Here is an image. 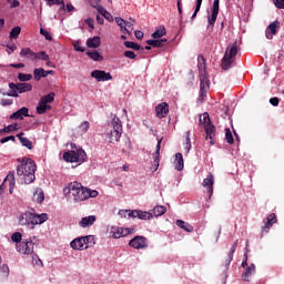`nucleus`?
I'll list each match as a JSON object with an SVG mask.
<instances>
[{
  "instance_id": "f257e3e1",
  "label": "nucleus",
  "mask_w": 284,
  "mask_h": 284,
  "mask_svg": "<svg viewBox=\"0 0 284 284\" xmlns=\"http://www.w3.org/2000/svg\"><path fill=\"white\" fill-rule=\"evenodd\" d=\"M63 194L68 203H83L89 199H97L99 191L92 190L79 182H70L63 187Z\"/></svg>"
},
{
  "instance_id": "f03ea898",
  "label": "nucleus",
  "mask_w": 284,
  "mask_h": 284,
  "mask_svg": "<svg viewBox=\"0 0 284 284\" xmlns=\"http://www.w3.org/2000/svg\"><path fill=\"white\" fill-rule=\"evenodd\" d=\"M19 165L17 168V175L20 181L26 185H30V183H34L37 176L34 172H37V163L32 161V159L24 158L19 160Z\"/></svg>"
},
{
  "instance_id": "7ed1b4c3",
  "label": "nucleus",
  "mask_w": 284,
  "mask_h": 284,
  "mask_svg": "<svg viewBox=\"0 0 284 284\" xmlns=\"http://www.w3.org/2000/svg\"><path fill=\"white\" fill-rule=\"evenodd\" d=\"M111 122L108 125L106 136L110 143H118L121 140V134H123V124L121 119L116 114H111Z\"/></svg>"
},
{
  "instance_id": "20e7f679",
  "label": "nucleus",
  "mask_w": 284,
  "mask_h": 284,
  "mask_svg": "<svg viewBox=\"0 0 284 284\" xmlns=\"http://www.w3.org/2000/svg\"><path fill=\"white\" fill-rule=\"evenodd\" d=\"M197 70L200 77V97H203L210 90V79H207V69L203 55L197 57Z\"/></svg>"
},
{
  "instance_id": "39448f33",
  "label": "nucleus",
  "mask_w": 284,
  "mask_h": 284,
  "mask_svg": "<svg viewBox=\"0 0 284 284\" xmlns=\"http://www.w3.org/2000/svg\"><path fill=\"white\" fill-rule=\"evenodd\" d=\"M45 221H48V214L45 213L37 214L30 211L24 212L19 217L20 225H43Z\"/></svg>"
},
{
  "instance_id": "423d86ee",
  "label": "nucleus",
  "mask_w": 284,
  "mask_h": 284,
  "mask_svg": "<svg viewBox=\"0 0 284 284\" xmlns=\"http://www.w3.org/2000/svg\"><path fill=\"white\" fill-rule=\"evenodd\" d=\"M37 245H39V239L37 236H32L16 245V250L19 254L30 255L34 254V247H37Z\"/></svg>"
},
{
  "instance_id": "0eeeda50",
  "label": "nucleus",
  "mask_w": 284,
  "mask_h": 284,
  "mask_svg": "<svg viewBox=\"0 0 284 284\" xmlns=\"http://www.w3.org/2000/svg\"><path fill=\"white\" fill-rule=\"evenodd\" d=\"M85 159H88V154L83 149L63 153V160L67 161V163H78V165H81L82 163H85Z\"/></svg>"
},
{
  "instance_id": "6e6552de",
  "label": "nucleus",
  "mask_w": 284,
  "mask_h": 284,
  "mask_svg": "<svg viewBox=\"0 0 284 284\" xmlns=\"http://www.w3.org/2000/svg\"><path fill=\"white\" fill-rule=\"evenodd\" d=\"M239 54V47H236V42L231 47H227L222 59V70H230L232 68V63H234V58Z\"/></svg>"
},
{
  "instance_id": "1a4fd4ad",
  "label": "nucleus",
  "mask_w": 284,
  "mask_h": 284,
  "mask_svg": "<svg viewBox=\"0 0 284 284\" xmlns=\"http://www.w3.org/2000/svg\"><path fill=\"white\" fill-rule=\"evenodd\" d=\"M93 241H94L93 235H85L82 237H77L71 241L70 247L72 250H78L79 252H81L83 250H88V243H92Z\"/></svg>"
},
{
  "instance_id": "9d476101",
  "label": "nucleus",
  "mask_w": 284,
  "mask_h": 284,
  "mask_svg": "<svg viewBox=\"0 0 284 284\" xmlns=\"http://www.w3.org/2000/svg\"><path fill=\"white\" fill-rule=\"evenodd\" d=\"M9 88L11 90V94L9 97H19V94H23V92H32V84L28 82L20 83H9Z\"/></svg>"
},
{
  "instance_id": "9b49d317",
  "label": "nucleus",
  "mask_w": 284,
  "mask_h": 284,
  "mask_svg": "<svg viewBox=\"0 0 284 284\" xmlns=\"http://www.w3.org/2000/svg\"><path fill=\"white\" fill-rule=\"evenodd\" d=\"M54 101V93L51 92L48 95H44L40 99L39 104L37 106V112L39 114H45L48 112V110H51L52 106L50 105V103H52Z\"/></svg>"
},
{
  "instance_id": "f8f14e48",
  "label": "nucleus",
  "mask_w": 284,
  "mask_h": 284,
  "mask_svg": "<svg viewBox=\"0 0 284 284\" xmlns=\"http://www.w3.org/2000/svg\"><path fill=\"white\" fill-rule=\"evenodd\" d=\"M9 182V194H14V185H17V181L14 180V172H10L3 182L0 185V196H3V190H6V183Z\"/></svg>"
},
{
  "instance_id": "ddd939ff",
  "label": "nucleus",
  "mask_w": 284,
  "mask_h": 284,
  "mask_svg": "<svg viewBox=\"0 0 284 284\" xmlns=\"http://www.w3.org/2000/svg\"><path fill=\"white\" fill-rule=\"evenodd\" d=\"M129 245L134 250H145V247H148V240L138 235L129 242Z\"/></svg>"
},
{
  "instance_id": "4468645a",
  "label": "nucleus",
  "mask_w": 284,
  "mask_h": 284,
  "mask_svg": "<svg viewBox=\"0 0 284 284\" xmlns=\"http://www.w3.org/2000/svg\"><path fill=\"white\" fill-rule=\"evenodd\" d=\"M91 77L92 79H95V81H98L99 83L103 81H112V74L102 70L92 71Z\"/></svg>"
},
{
  "instance_id": "2eb2a0df",
  "label": "nucleus",
  "mask_w": 284,
  "mask_h": 284,
  "mask_svg": "<svg viewBox=\"0 0 284 284\" xmlns=\"http://www.w3.org/2000/svg\"><path fill=\"white\" fill-rule=\"evenodd\" d=\"M131 219H140V221H152L153 215L148 211L132 210Z\"/></svg>"
},
{
  "instance_id": "dca6fc26",
  "label": "nucleus",
  "mask_w": 284,
  "mask_h": 284,
  "mask_svg": "<svg viewBox=\"0 0 284 284\" xmlns=\"http://www.w3.org/2000/svg\"><path fill=\"white\" fill-rule=\"evenodd\" d=\"M219 0L213 1L212 13L207 17L209 28H214V24L216 23L219 17Z\"/></svg>"
},
{
  "instance_id": "f3484780",
  "label": "nucleus",
  "mask_w": 284,
  "mask_h": 284,
  "mask_svg": "<svg viewBox=\"0 0 284 284\" xmlns=\"http://www.w3.org/2000/svg\"><path fill=\"white\" fill-rule=\"evenodd\" d=\"M281 28V23L278 21L272 22L265 30L266 39H274V34L278 32V29Z\"/></svg>"
},
{
  "instance_id": "a211bd4d",
  "label": "nucleus",
  "mask_w": 284,
  "mask_h": 284,
  "mask_svg": "<svg viewBox=\"0 0 284 284\" xmlns=\"http://www.w3.org/2000/svg\"><path fill=\"white\" fill-rule=\"evenodd\" d=\"M110 234L113 239H123V236H128L130 232L123 227L112 226Z\"/></svg>"
},
{
  "instance_id": "6ab92c4d",
  "label": "nucleus",
  "mask_w": 284,
  "mask_h": 284,
  "mask_svg": "<svg viewBox=\"0 0 284 284\" xmlns=\"http://www.w3.org/2000/svg\"><path fill=\"white\" fill-rule=\"evenodd\" d=\"M202 185L207 189L210 196H212L214 194V175L209 173L206 179L203 180Z\"/></svg>"
},
{
  "instance_id": "aec40b11",
  "label": "nucleus",
  "mask_w": 284,
  "mask_h": 284,
  "mask_svg": "<svg viewBox=\"0 0 284 284\" xmlns=\"http://www.w3.org/2000/svg\"><path fill=\"white\" fill-rule=\"evenodd\" d=\"M97 223L95 215L84 216L79 221V226L85 230V227H92Z\"/></svg>"
},
{
  "instance_id": "412c9836",
  "label": "nucleus",
  "mask_w": 284,
  "mask_h": 284,
  "mask_svg": "<svg viewBox=\"0 0 284 284\" xmlns=\"http://www.w3.org/2000/svg\"><path fill=\"white\" fill-rule=\"evenodd\" d=\"M48 74H54L53 70L45 71L43 68H38L33 70V77L36 81H41V79H45Z\"/></svg>"
},
{
  "instance_id": "4be33fe9",
  "label": "nucleus",
  "mask_w": 284,
  "mask_h": 284,
  "mask_svg": "<svg viewBox=\"0 0 284 284\" xmlns=\"http://www.w3.org/2000/svg\"><path fill=\"white\" fill-rule=\"evenodd\" d=\"M155 112L159 119H164V116L168 115V112H170V105H168L166 102H162L155 108Z\"/></svg>"
},
{
  "instance_id": "5701e85b",
  "label": "nucleus",
  "mask_w": 284,
  "mask_h": 284,
  "mask_svg": "<svg viewBox=\"0 0 284 284\" xmlns=\"http://www.w3.org/2000/svg\"><path fill=\"white\" fill-rule=\"evenodd\" d=\"M174 166H175V170H178V172H183V168H185V163L183 161L182 153L175 154Z\"/></svg>"
},
{
  "instance_id": "b1692460",
  "label": "nucleus",
  "mask_w": 284,
  "mask_h": 284,
  "mask_svg": "<svg viewBox=\"0 0 284 284\" xmlns=\"http://www.w3.org/2000/svg\"><path fill=\"white\" fill-rule=\"evenodd\" d=\"M26 133L20 132L17 134V139H19L21 145H23V148H27L28 150H32V141H30V139L24 138Z\"/></svg>"
},
{
  "instance_id": "393cba45",
  "label": "nucleus",
  "mask_w": 284,
  "mask_h": 284,
  "mask_svg": "<svg viewBox=\"0 0 284 284\" xmlns=\"http://www.w3.org/2000/svg\"><path fill=\"white\" fill-rule=\"evenodd\" d=\"M32 201H34V203H43V201H45V194L42 189H36Z\"/></svg>"
},
{
  "instance_id": "a878e982",
  "label": "nucleus",
  "mask_w": 284,
  "mask_h": 284,
  "mask_svg": "<svg viewBox=\"0 0 284 284\" xmlns=\"http://www.w3.org/2000/svg\"><path fill=\"white\" fill-rule=\"evenodd\" d=\"M94 8L99 12V14H101V17L106 19V21H113L112 14L108 12V10H105V8H103L101 4H97L94 6Z\"/></svg>"
},
{
  "instance_id": "bb28decb",
  "label": "nucleus",
  "mask_w": 284,
  "mask_h": 284,
  "mask_svg": "<svg viewBox=\"0 0 284 284\" xmlns=\"http://www.w3.org/2000/svg\"><path fill=\"white\" fill-rule=\"evenodd\" d=\"M28 108L26 106H22L20 110L13 112L11 115H10V119L12 120H16V119H23V116H28Z\"/></svg>"
},
{
  "instance_id": "cd10ccee",
  "label": "nucleus",
  "mask_w": 284,
  "mask_h": 284,
  "mask_svg": "<svg viewBox=\"0 0 284 284\" xmlns=\"http://www.w3.org/2000/svg\"><path fill=\"white\" fill-rule=\"evenodd\" d=\"M20 57H27L30 61H37V53L30 50V48H24L20 51Z\"/></svg>"
},
{
  "instance_id": "c85d7f7f",
  "label": "nucleus",
  "mask_w": 284,
  "mask_h": 284,
  "mask_svg": "<svg viewBox=\"0 0 284 284\" xmlns=\"http://www.w3.org/2000/svg\"><path fill=\"white\" fill-rule=\"evenodd\" d=\"M87 45H88L89 48H93V49L99 48V47L101 45V37L95 36V37H93V38H89V39L87 40Z\"/></svg>"
},
{
  "instance_id": "c756f323",
  "label": "nucleus",
  "mask_w": 284,
  "mask_h": 284,
  "mask_svg": "<svg viewBox=\"0 0 284 284\" xmlns=\"http://www.w3.org/2000/svg\"><path fill=\"white\" fill-rule=\"evenodd\" d=\"M255 273H256V265L251 264L246 268L245 273H243L242 275L243 281L250 282V276H252V274H255Z\"/></svg>"
},
{
  "instance_id": "7c9ffc66",
  "label": "nucleus",
  "mask_w": 284,
  "mask_h": 284,
  "mask_svg": "<svg viewBox=\"0 0 284 284\" xmlns=\"http://www.w3.org/2000/svg\"><path fill=\"white\" fill-rule=\"evenodd\" d=\"M274 223H276V214L271 213L267 219H266V223L263 226V231H267L270 230V227H272L274 225Z\"/></svg>"
},
{
  "instance_id": "2f4dec72",
  "label": "nucleus",
  "mask_w": 284,
  "mask_h": 284,
  "mask_svg": "<svg viewBox=\"0 0 284 284\" xmlns=\"http://www.w3.org/2000/svg\"><path fill=\"white\" fill-rule=\"evenodd\" d=\"M175 223L178 227H181V230H184V232H193L194 230V227L190 223L183 220H178Z\"/></svg>"
},
{
  "instance_id": "473e14b6",
  "label": "nucleus",
  "mask_w": 284,
  "mask_h": 284,
  "mask_svg": "<svg viewBox=\"0 0 284 284\" xmlns=\"http://www.w3.org/2000/svg\"><path fill=\"white\" fill-rule=\"evenodd\" d=\"M166 33H168V31L165 30V27L160 26L155 29V32L152 33V38L153 39H161L162 37H165Z\"/></svg>"
},
{
  "instance_id": "72a5a7b5",
  "label": "nucleus",
  "mask_w": 284,
  "mask_h": 284,
  "mask_svg": "<svg viewBox=\"0 0 284 284\" xmlns=\"http://www.w3.org/2000/svg\"><path fill=\"white\" fill-rule=\"evenodd\" d=\"M165 212H168V209L163 205H156L153 210H152V215L153 216H163V214H165Z\"/></svg>"
},
{
  "instance_id": "f704fd0d",
  "label": "nucleus",
  "mask_w": 284,
  "mask_h": 284,
  "mask_svg": "<svg viewBox=\"0 0 284 284\" xmlns=\"http://www.w3.org/2000/svg\"><path fill=\"white\" fill-rule=\"evenodd\" d=\"M17 130H19V124L14 123V124H10L8 126H4L3 129L0 130V134H10V132H17Z\"/></svg>"
},
{
  "instance_id": "c9c22d12",
  "label": "nucleus",
  "mask_w": 284,
  "mask_h": 284,
  "mask_svg": "<svg viewBox=\"0 0 284 284\" xmlns=\"http://www.w3.org/2000/svg\"><path fill=\"white\" fill-rule=\"evenodd\" d=\"M204 128L206 132V140L210 139V141H212V139H214V131L216 130V128L212 124H206L204 125Z\"/></svg>"
},
{
  "instance_id": "e433bc0d",
  "label": "nucleus",
  "mask_w": 284,
  "mask_h": 284,
  "mask_svg": "<svg viewBox=\"0 0 284 284\" xmlns=\"http://www.w3.org/2000/svg\"><path fill=\"white\" fill-rule=\"evenodd\" d=\"M160 152H161V141L158 142L156 151L153 154L154 163H155V170H159V162H160Z\"/></svg>"
},
{
  "instance_id": "4c0bfd02",
  "label": "nucleus",
  "mask_w": 284,
  "mask_h": 284,
  "mask_svg": "<svg viewBox=\"0 0 284 284\" xmlns=\"http://www.w3.org/2000/svg\"><path fill=\"white\" fill-rule=\"evenodd\" d=\"M87 54L92 59V61H103V55L98 51H88Z\"/></svg>"
},
{
  "instance_id": "58836bf2",
  "label": "nucleus",
  "mask_w": 284,
  "mask_h": 284,
  "mask_svg": "<svg viewBox=\"0 0 284 284\" xmlns=\"http://www.w3.org/2000/svg\"><path fill=\"white\" fill-rule=\"evenodd\" d=\"M23 239V235L21 232H16L11 235L12 243H16V245H20L21 241Z\"/></svg>"
},
{
  "instance_id": "ea45409f",
  "label": "nucleus",
  "mask_w": 284,
  "mask_h": 284,
  "mask_svg": "<svg viewBox=\"0 0 284 284\" xmlns=\"http://www.w3.org/2000/svg\"><path fill=\"white\" fill-rule=\"evenodd\" d=\"M78 130H79L80 134H85V132H88L90 130V122H88V121L82 122L78 126Z\"/></svg>"
},
{
  "instance_id": "a19ab883",
  "label": "nucleus",
  "mask_w": 284,
  "mask_h": 284,
  "mask_svg": "<svg viewBox=\"0 0 284 284\" xmlns=\"http://www.w3.org/2000/svg\"><path fill=\"white\" fill-rule=\"evenodd\" d=\"M19 34H21V27H14L10 32V39H19Z\"/></svg>"
},
{
  "instance_id": "79ce46f5",
  "label": "nucleus",
  "mask_w": 284,
  "mask_h": 284,
  "mask_svg": "<svg viewBox=\"0 0 284 284\" xmlns=\"http://www.w3.org/2000/svg\"><path fill=\"white\" fill-rule=\"evenodd\" d=\"M18 79L21 81V83H26V81H32V74L19 73Z\"/></svg>"
},
{
  "instance_id": "37998d69",
  "label": "nucleus",
  "mask_w": 284,
  "mask_h": 284,
  "mask_svg": "<svg viewBox=\"0 0 284 284\" xmlns=\"http://www.w3.org/2000/svg\"><path fill=\"white\" fill-rule=\"evenodd\" d=\"M202 3H203V0H196L195 10L191 17L192 21H194V19H196V14H199Z\"/></svg>"
},
{
  "instance_id": "c03bdc74",
  "label": "nucleus",
  "mask_w": 284,
  "mask_h": 284,
  "mask_svg": "<svg viewBox=\"0 0 284 284\" xmlns=\"http://www.w3.org/2000/svg\"><path fill=\"white\" fill-rule=\"evenodd\" d=\"M128 21L123 20L122 18H115V23L119 26L121 32H125V24Z\"/></svg>"
},
{
  "instance_id": "a18cd8bd",
  "label": "nucleus",
  "mask_w": 284,
  "mask_h": 284,
  "mask_svg": "<svg viewBox=\"0 0 284 284\" xmlns=\"http://www.w3.org/2000/svg\"><path fill=\"white\" fill-rule=\"evenodd\" d=\"M36 55V60L40 59V61H50V55H48L45 51L38 52Z\"/></svg>"
},
{
  "instance_id": "49530a36",
  "label": "nucleus",
  "mask_w": 284,
  "mask_h": 284,
  "mask_svg": "<svg viewBox=\"0 0 284 284\" xmlns=\"http://www.w3.org/2000/svg\"><path fill=\"white\" fill-rule=\"evenodd\" d=\"M184 150H185L186 154H190V150H192V141L190 140V131L186 133V142H185Z\"/></svg>"
},
{
  "instance_id": "de8ad7c7",
  "label": "nucleus",
  "mask_w": 284,
  "mask_h": 284,
  "mask_svg": "<svg viewBox=\"0 0 284 284\" xmlns=\"http://www.w3.org/2000/svg\"><path fill=\"white\" fill-rule=\"evenodd\" d=\"M124 45L125 48H130L131 50H141V45L132 41H125Z\"/></svg>"
},
{
  "instance_id": "09e8293b",
  "label": "nucleus",
  "mask_w": 284,
  "mask_h": 284,
  "mask_svg": "<svg viewBox=\"0 0 284 284\" xmlns=\"http://www.w3.org/2000/svg\"><path fill=\"white\" fill-rule=\"evenodd\" d=\"M130 212H132V210H120L119 216H121V219H132V214Z\"/></svg>"
},
{
  "instance_id": "8fccbe9b",
  "label": "nucleus",
  "mask_w": 284,
  "mask_h": 284,
  "mask_svg": "<svg viewBox=\"0 0 284 284\" xmlns=\"http://www.w3.org/2000/svg\"><path fill=\"white\" fill-rule=\"evenodd\" d=\"M48 6H62V8H65V2L63 0H47Z\"/></svg>"
},
{
  "instance_id": "3c124183",
  "label": "nucleus",
  "mask_w": 284,
  "mask_h": 284,
  "mask_svg": "<svg viewBox=\"0 0 284 284\" xmlns=\"http://www.w3.org/2000/svg\"><path fill=\"white\" fill-rule=\"evenodd\" d=\"M225 139H226V142L230 143V145L234 143V135H232V131L230 129L225 130Z\"/></svg>"
},
{
  "instance_id": "603ef678",
  "label": "nucleus",
  "mask_w": 284,
  "mask_h": 284,
  "mask_svg": "<svg viewBox=\"0 0 284 284\" xmlns=\"http://www.w3.org/2000/svg\"><path fill=\"white\" fill-rule=\"evenodd\" d=\"M132 30H134V24H132V22L126 21V24L124 27V32L126 34H132Z\"/></svg>"
},
{
  "instance_id": "864d4df0",
  "label": "nucleus",
  "mask_w": 284,
  "mask_h": 284,
  "mask_svg": "<svg viewBox=\"0 0 284 284\" xmlns=\"http://www.w3.org/2000/svg\"><path fill=\"white\" fill-rule=\"evenodd\" d=\"M40 34L47 39V41H52V36H50V32H48L45 29H40Z\"/></svg>"
},
{
  "instance_id": "5fc2aeb1",
  "label": "nucleus",
  "mask_w": 284,
  "mask_h": 284,
  "mask_svg": "<svg viewBox=\"0 0 284 284\" xmlns=\"http://www.w3.org/2000/svg\"><path fill=\"white\" fill-rule=\"evenodd\" d=\"M73 48L77 52H85V47H82L79 41L73 44Z\"/></svg>"
},
{
  "instance_id": "6e6d98bb",
  "label": "nucleus",
  "mask_w": 284,
  "mask_h": 284,
  "mask_svg": "<svg viewBox=\"0 0 284 284\" xmlns=\"http://www.w3.org/2000/svg\"><path fill=\"white\" fill-rule=\"evenodd\" d=\"M239 245V241H235L234 244L232 245L231 252L229 254V258L230 261H232L233 256H234V252H236V247Z\"/></svg>"
},
{
  "instance_id": "4d7b16f0",
  "label": "nucleus",
  "mask_w": 284,
  "mask_h": 284,
  "mask_svg": "<svg viewBox=\"0 0 284 284\" xmlns=\"http://www.w3.org/2000/svg\"><path fill=\"white\" fill-rule=\"evenodd\" d=\"M1 272H2L3 276H8L10 274V267H8V264H3L1 266Z\"/></svg>"
},
{
  "instance_id": "13d9d810",
  "label": "nucleus",
  "mask_w": 284,
  "mask_h": 284,
  "mask_svg": "<svg viewBox=\"0 0 284 284\" xmlns=\"http://www.w3.org/2000/svg\"><path fill=\"white\" fill-rule=\"evenodd\" d=\"M274 4L280 10H284V0H274Z\"/></svg>"
},
{
  "instance_id": "bf43d9fd",
  "label": "nucleus",
  "mask_w": 284,
  "mask_h": 284,
  "mask_svg": "<svg viewBox=\"0 0 284 284\" xmlns=\"http://www.w3.org/2000/svg\"><path fill=\"white\" fill-rule=\"evenodd\" d=\"M124 57H126V59H136L134 51H125Z\"/></svg>"
},
{
  "instance_id": "052dcab7",
  "label": "nucleus",
  "mask_w": 284,
  "mask_h": 284,
  "mask_svg": "<svg viewBox=\"0 0 284 284\" xmlns=\"http://www.w3.org/2000/svg\"><path fill=\"white\" fill-rule=\"evenodd\" d=\"M203 123H204L205 125H210V123H211L210 114L203 113Z\"/></svg>"
},
{
  "instance_id": "680f3d73",
  "label": "nucleus",
  "mask_w": 284,
  "mask_h": 284,
  "mask_svg": "<svg viewBox=\"0 0 284 284\" xmlns=\"http://www.w3.org/2000/svg\"><path fill=\"white\" fill-rule=\"evenodd\" d=\"M85 23L89 26V28H91L92 30H94V20L92 18H88L85 20Z\"/></svg>"
},
{
  "instance_id": "e2e57ef3",
  "label": "nucleus",
  "mask_w": 284,
  "mask_h": 284,
  "mask_svg": "<svg viewBox=\"0 0 284 284\" xmlns=\"http://www.w3.org/2000/svg\"><path fill=\"white\" fill-rule=\"evenodd\" d=\"M270 103H271V105H274V108H276V105H278V103H280V100H278V98H271Z\"/></svg>"
},
{
  "instance_id": "0e129e2a",
  "label": "nucleus",
  "mask_w": 284,
  "mask_h": 284,
  "mask_svg": "<svg viewBox=\"0 0 284 284\" xmlns=\"http://www.w3.org/2000/svg\"><path fill=\"white\" fill-rule=\"evenodd\" d=\"M134 34H135V38H138L139 40L143 39V37H144L143 31H141V30H136L134 32Z\"/></svg>"
},
{
  "instance_id": "69168bd1",
  "label": "nucleus",
  "mask_w": 284,
  "mask_h": 284,
  "mask_svg": "<svg viewBox=\"0 0 284 284\" xmlns=\"http://www.w3.org/2000/svg\"><path fill=\"white\" fill-rule=\"evenodd\" d=\"M19 6H21V3L19 2V0H12L11 2V8H19Z\"/></svg>"
},
{
  "instance_id": "338daca9",
  "label": "nucleus",
  "mask_w": 284,
  "mask_h": 284,
  "mask_svg": "<svg viewBox=\"0 0 284 284\" xmlns=\"http://www.w3.org/2000/svg\"><path fill=\"white\" fill-rule=\"evenodd\" d=\"M10 68H16V69L26 68V64H23V63L10 64Z\"/></svg>"
},
{
  "instance_id": "774afa93",
  "label": "nucleus",
  "mask_w": 284,
  "mask_h": 284,
  "mask_svg": "<svg viewBox=\"0 0 284 284\" xmlns=\"http://www.w3.org/2000/svg\"><path fill=\"white\" fill-rule=\"evenodd\" d=\"M8 54H11L12 52H14V50H17V47H16V44H13V45H11V47H8Z\"/></svg>"
}]
</instances>
